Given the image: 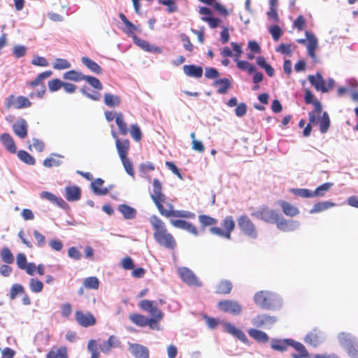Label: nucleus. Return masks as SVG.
<instances>
[{
    "label": "nucleus",
    "instance_id": "69168bd1",
    "mask_svg": "<svg viewBox=\"0 0 358 358\" xmlns=\"http://www.w3.org/2000/svg\"><path fill=\"white\" fill-rule=\"evenodd\" d=\"M27 48L22 45H17L13 47V53L16 58H20L25 55Z\"/></svg>",
    "mask_w": 358,
    "mask_h": 358
},
{
    "label": "nucleus",
    "instance_id": "9b49d317",
    "mask_svg": "<svg viewBox=\"0 0 358 358\" xmlns=\"http://www.w3.org/2000/svg\"><path fill=\"white\" fill-rule=\"evenodd\" d=\"M138 306L143 310L150 313L151 317L162 319L164 317V313L158 308L157 303L155 301L142 300L140 301Z\"/></svg>",
    "mask_w": 358,
    "mask_h": 358
},
{
    "label": "nucleus",
    "instance_id": "7ed1b4c3",
    "mask_svg": "<svg viewBox=\"0 0 358 358\" xmlns=\"http://www.w3.org/2000/svg\"><path fill=\"white\" fill-rule=\"evenodd\" d=\"M308 79L317 91H320L322 93L327 92L332 89L335 83L334 80L330 78L327 80V85H326L325 80L319 72L315 75H309Z\"/></svg>",
    "mask_w": 358,
    "mask_h": 358
},
{
    "label": "nucleus",
    "instance_id": "412c9836",
    "mask_svg": "<svg viewBox=\"0 0 358 358\" xmlns=\"http://www.w3.org/2000/svg\"><path fill=\"white\" fill-rule=\"evenodd\" d=\"M278 229L283 231H292L297 229L299 226V222L296 220H286L284 218H278L276 222Z\"/></svg>",
    "mask_w": 358,
    "mask_h": 358
},
{
    "label": "nucleus",
    "instance_id": "052dcab7",
    "mask_svg": "<svg viewBox=\"0 0 358 358\" xmlns=\"http://www.w3.org/2000/svg\"><path fill=\"white\" fill-rule=\"evenodd\" d=\"M122 165L125 171L131 176H134V171L133 169V164L127 157L120 158Z\"/></svg>",
    "mask_w": 358,
    "mask_h": 358
},
{
    "label": "nucleus",
    "instance_id": "7c9ffc66",
    "mask_svg": "<svg viewBox=\"0 0 358 358\" xmlns=\"http://www.w3.org/2000/svg\"><path fill=\"white\" fill-rule=\"evenodd\" d=\"M82 63L92 72L96 75H101L103 73L101 67L87 57H83L81 58Z\"/></svg>",
    "mask_w": 358,
    "mask_h": 358
},
{
    "label": "nucleus",
    "instance_id": "774afa93",
    "mask_svg": "<svg viewBox=\"0 0 358 358\" xmlns=\"http://www.w3.org/2000/svg\"><path fill=\"white\" fill-rule=\"evenodd\" d=\"M269 32L275 41H278L282 34V30L278 25H272L269 29Z\"/></svg>",
    "mask_w": 358,
    "mask_h": 358
},
{
    "label": "nucleus",
    "instance_id": "58836bf2",
    "mask_svg": "<svg viewBox=\"0 0 358 358\" xmlns=\"http://www.w3.org/2000/svg\"><path fill=\"white\" fill-rule=\"evenodd\" d=\"M115 123L119 129L120 134L122 136H126L128 133V129L127 123L124 122L122 113H117V115L115 118Z\"/></svg>",
    "mask_w": 358,
    "mask_h": 358
},
{
    "label": "nucleus",
    "instance_id": "37998d69",
    "mask_svg": "<svg viewBox=\"0 0 358 358\" xmlns=\"http://www.w3.org/2000/svg\"><path fill=\"white\" fill-rule=\"evenodd\" d=\"M305 35L308 41L306 45L307 50H316L318 45V41L315 36L308 31H306Z\"/></svg>",
    "mask_w": 358,
    "mask_h": 358
},
{
    "label": "nucleus",
    "instance_id": "c85d7f7f",
    "mask_svg": "<svg viewBox=\"0 0 358 358\" xmlns=\"http://www.w3.org/2000/svg\"><path fill=\"white\" fill-rule=\"evenodd\" d=\"M248 334L257 342L266 343L268 341L269 337L266 333L257 329H250L248 331Z\"/></svg>",
    "mask_w": 358,
    "mask_h": 358
},
{
    "label": "nucleus",
    "instance_id": "0e129e2a",
    "mask_svg": "<svg viewBox=\"0 0 358 358\" xmlns=\"http://www.w3.org/2000/svg\"><path fill=\"white\" fill-rule=\"evenodd\" d=\"M130 134L132 138L136 141H138L141 138V131L140 127L136 124H133L130 127Z\"/></svg>",
    "mask_w": 358,
    "mask_h": 358
},
{
    "label": "nucleus",
    "instance_id": "13d9d810",
    "mask_svg": "<svg viewBox=\"0 0 358 358\" xmlns=\"http://www.w3.org/2000/svg\"><path fill=\"white\" fill-rule=\"evenodd\" d=\"M24 294V289L20 284H14L12 285L10 290V298L13 300L17 294Z\"/></svg>",
    "mask_w": 358,
    "mask_h": 358
},
{
    "label": "nucleus",
    "instance_id": "6e6552de",
    "mask_svg": "<svg viewBox=\"0 0 358 358\" xmlns=\"http://www.w3.org/2000/svg\"><path fill=\"white\" fill-rule=\"evenodd\" d=\"M178 273L182 280L189 286L201 287L202 285L193 271L187 267L178 268Z\"/></svg>",
    "mask_w": 358,
    "mask_h": 358
},
{
    "label": "nucleus",
    "instance_id": "c756f323",
    "mask_svg": "<svg viewBox=\"0 0 358 358\" xmlns=\"http://www.w3.org/2000/svg\"><path fill=\"white\" fill-rule=\"evenodd\" d=\"M231 85V80L227 78L215 80L213 83V86L219 87L217 92L220 94H226L228 90L230 88Z\"/></svg>",
    "mask_w": 358,
    "mask_h": 358
},
{
    "label": "nucleus",
    "instance_id": "de8ad7c7",
    "mask_svg": "<svg viewBox=\"0 0 358 358\" xmlns=\"http://www.w3.org/2000/svg\"><path fill=\"white\" fill-rule=\"evenodd\" d=\"M308 120L309 123L304 128L303 131V134L304 136H308L310 134L312 127L311 124H316L317 122V116L315 111H310L308 113Z\"/></svg>",
    "mask_w": 358,
    "mask_h": 358
},
{
    "label": "nucleus",
    "instance_id": "423d86ee",
    "mask_svg": "<svg viewBox=\"0 0 358 358\" xmlns=\"http://www.w3.org/2000/svg\"><path fill=\"white\" fill-rule=\"evenodd\" d=\"M238 225L241 231L251 238H257V232L255 224L247 215H242L237 219Z\"/></svg>",
    "mask_w": 358,
    "mask_h": 358
},
{
    "label": "nucleus",
    "instance_id": "3c124183",
    "mask_svg": "<svg viewBox=\"0 0 358 358\" xmlns=\"http://www.w3.org/2000/svg\"><path fill=\"white\" fill-rule=\"evenodd\" d=\"M333 186L332 182H325L318 186L315 191H313L314 197L323 196L326 192H328Z\"/></svg>",
    "mask_w": 358,
    "mask_h": 358
},
{
    "label": "nucleus",
    "instance_id": "bf43d9fd",
    "mask_svg": "<svg viewBox=\"0 0 358 358\" xmlns=\"http://www.w3.org/2000/svg\"><path fill=\"white\" fill-rule=\"evenodd\" d=\"M80 92L83 95L93 101H99L101 98V94L99 92L94 91L92 93H90L88 92V88L85 86L80 89Z\"/></svg>",
    "mask_w": 358,
    "mask_h": 358
},
{
    "label": "nucleus",
    "instance_id": "ea45409f",
    "mask_svg": "<svg viewBox=\"0 0 358 358\" xmlns=\"http://www.w3.org/2000/svg\"><path fill=\"white\" fill-rule=\"evenodd\" d=\"M129 320L138 327H146L148 318L138 313H134L129 315Z\"/></svg>",
    "mask_w": 358,
    "mask_h": 358
},
{
    "label": "nucleus",
    "instance_id": "f257e3e1",
    "mask_svg": "<svg viewBox=\"0 0 358 358\" xmlns=\"http://www.w3.org/2000/svg\"><path fill=\"white\" fill-rule=\"evenodd\" d=\"M253 301L259 308L270 310H280L283 304L282 298L277 293L268 290L256 292Z\"/></svg>",
    "mask_w": 358,
    "mask_h": 358
},
{
    "label": "nucleus",
    "instance_id": "c03bdc74",
    "mask_svg": "<svg viewBox=\"0 0 358 358\" xmlns=\"http://www.w3.org/2000/svg\"><path fill=\"white\" fill-rule=\"evenodd\" d=\"M232 289V283L227 280H223L217 286L216 292L220 294H229Z\"/></svg>",
    "mask_w": 358,
    "mask_h": 358
},
{
    "label": "nucleus",
    "instance_id": "4c0bfd02",
    "mask_svg": "<svg viewBox=\"0 0 358 358\" xmlns=\"http://www.w3.org/2000/svg\"><path fill=\"white\" fill-rule=\"evenodd\" d=\"M280 206L283 213L287 216L294 217L299 214V210L287 201H280Z\"/></svg>",
    "mask_w": 358,
    "mask_h": 358
},
{
    "label": "nucleus",
    "instance_id": "49530a36",
    "mask_svg": "<svg viewBox=\"0 0 358 358\" xmlns=\"http://www.w3.org/2000/svg\"><path fill=\"white\" fill-rule=\"evenodd\" d=\"M18 158L24 163L28 165H34L36 160L33 156L29 154L27 151L20 150L17 152Z\"/></svg>",
    "mask_w": 358,
    "mask_h": 358
},
{
    "label": "nucleus",
    "instance_id": "f3484780",
    "mask_svg": "<svg viewBox=\"0 0 358 358\" xmlns=\"http://www.w3.org/2000/svg\"><path fill=\"white\" fill-rule=\"evenodd\" d=\"M77 322L82 327H88L96 323V320L90 313H83L81 310H77L75 314Z\"/></svg>",
    "mask_w": 358,
    "mask_h": 358
},
{
    "label": "nucleus",
    "instance_id": "2eb2a0df",
    "mask_svg": "<svg viewBox=\"0 0 358 358\" xmlns=\"http://www.w3.org/2000/svg\"><path fill=\"white\" fill-rule=\"evenodd\" d=\"M324 339L325 336L324 333L317 329H314L306 334L304 341L306 343L316 347L322 343Z\"/></svg>",
    "mask_w": 358,
    "mask_h": 358
},
{
    "label": "nucleus",
    "instance_id": "ddd939ff",
    "mask_svg": "<svg viewBox=\"0 0 358 358\" xmlns=\"http://www.w3.org/2000/svg\"><path fill=\"white\" fill-rule=\"evenodd\" d=\"M224 329L225 332L238 338L242 343L246 345H250V341L245 333L240 329L236 328L234 324L230 322H224Z\"/></svg>",
    "mask_w": 358,
    "mask_h": 358
},
{
    "label": "nucleus",
    "instance_id": "a18cd8bd",
    "mask_svg": "<svg viewBox=\"0 0 358 358\" xmlns=\"http://www.w3.org/2000/svg\"><path fill=\"white\" fill-rule=\"evenodd\" d=\"M150 222L155 230V232L166 229L163 221L156 215H152L150 218Z\"/></svg>",
    "mask_w": 358,
    "mask_h": 358
},
{
    "label": "nucleus",
    "instance_id": "2f4dec72",
    "mask_svg": "<svg viewBox=\"0 0 358 358\" xmlns=\"http://www.w3.org/2000/svg\"><path fill=\"white\" fill-rule=\"evenodd\" d=\"M338 340L340 344L345 349L351 347L354 343L357 341V339L351 334L342 332L338 335Z\"/></svg>",
    "mask_w": 358,
    "mask_h": 358
},
{
    "label": "nucleus",
    "instance_id": "473e14b6",
    "mask_svg": "<svg viewBox=\"0 0 358 358\" xmlns=\"http://www.w3.org/2000/svg\"><path fill=\"white\" fill-rule=\"evenodd\" d=\"M118 210L125 220H132L136 216V210L127 204L119 205Z\"/></svg>",
    "mask_w": 358,
    "mask_h": 358
},
{
    "label": "nucleus",
    "instance_id": "20e7f679",
    "mask_svg": "<svg viewBox=\"0 0 358 358\" xmlns=\"http://www.w3.org/2000/svg\"><path fill=\"white\" fill-rule=\"evenodd\" d=\"M252 216L268 223H276L280 215L273 209L263 206L252 213Z\"/></svg>",
    "mask_w": 358,
    "mask_h": 358
},
{
    "label": "nucleus",
    "instance_id": "6ab92c4d",
    "mask_svg": "<svg viewBox=\"0 0 358 358\" xmlns=\"http://www.w3.org/2000/svg\"><path fill=\"white\" fill-rule=\"evenodd\" d=\"M12 128L14 134L20 138L23 139L27 137L28 124L24 119L20 118L16 120L13 123Z\"/></svg>",
    "mask_w": 358,
    "mask_h": 358
},
{
    "label": "nucleus",
    "instance_id": "72a5a7b5",
    "mask_svg": "<svg viewBox=\"0 0 358 358\" xmlns=\"http://www.w3.org/2000/svg\"><path fill=\"white\" fill-rule=\"evenodd\" d=\"M335 206H336L335 203L329 201H320V202H318V203L314 204V206L310 209L309 213L310 214L320 213V212L327 210L331 207H334Z\"/></svg>",
    "mask_w": 358,
    "mask_h": 358
},
{
    "label": "nucleus",
    "instance_id": "5701e85b",
    "mask_svg": "<svg viewBox=\"0 0 358 358\" xmlns=\"http://www.w3.org/2000/svg\"><path fill=\"white\" fill-rule=\"evenodd\" d=\"M0 142L5 149L10 153L17 152V147L12 136L8 133H3L0 136Z\"/></svg>",
    "mask_w": 358,
    "mask_h": 358
},
{
    "label": "nucleus",
    "instance_id": "09e8293b",
    "mask_svg": "<svg viewBox=\"0 0 358 358\" xmlns=\"http://www.w3.org/2000/svg\"><path fill=\"white\" fill-rule=\"evenodd\" d=\"M52 156L63 157V156H62L60 155H56L55 153L52 154L50 157L44 159L43 164L45 167L51 168L53 166H59L61 165L62 162L59 159H57L52 157Z\"/></svg>",
    "mask_w": 358,
    "mask_h": 358
},
{
    "label": "nucleus",
    "instance_id": "4be33fe9",
    "mask_svg": "<svg viewBox=\"0 0 358 358\" xmlns=\"http://www.w3.org/2000/svg\"><path fill=\"white\" fill-rule=\"evenodd\" d=\"M171 224L176 228L181 229L194 235H198L196 228L190 222L183 220H171Z\"/></svg>",
    "mask_w": 358,
    "mask_h": 358
},
{
    "label": "nucleus",
    "instance_id": "dca6fc26",
    "mask_svg": "<svg viewBox=\"0 0 358 358\" xmlns=\"http://www.w3.org/2000/svg\"><path fill=\"white\" fill-rule=\"evenodd\" d=\"M134 43L139 46L142 50L150 52L160 54L162 52V49L158 46L154 45L148 43L147 41L138 38L136 35H132Z\"/></svg>",
    "mask_w": 358,
    "mask_h": 358
},
{
    "label": "nucleus",
    "instance_id": "8fccbe9b",
    "mask_svg": "<svg viewBox=\"0 0 358 358\" xmlns=\"http://www.w3.org/2000/svg\"><path fill=\"white\" fill-rule=\"evenodd\" d=\"M1 260L8 264H12L14 262V257L9 248H3L1 251Z\"/></svg>",
    "mask_w": 358,
    "mask_h": 358
},
{
    "label": "nucleus",
    "instance_id": "f03ea898",
    "mask_svg": "<svg viewBox=\"0 0 358 358\" xmlns=\"http://www.w3.org/2000/svg\"><path fill=\"white\" fill-rule=\"evenodd\" d=\"M289 347H292L298 352V354L292 355L294 358H307L308 357V352L305 346L302 343L297 342L294 339L273 338L271 341V348L274 350L285 352Z\"/></svg>",
    "mask_w": 358,
    "mask_h": 358
},
{
    "label": "nucleus",
    "instance_id": "393cba45",
    "mask_svg": "<svg viewBox=\"0 0 358 358\" xmlns=\"http://www.w3.org/2000/svg\"><path fill=\"white\" fill-rule=\"evenodd\" d=\"M65 193V198L69 201H76L81 197L80 188L76 185L66 187Z\"/></svg>",
    "mask_w": 358,
    "mask_h": 358
},
{
    "label": "nucleus",
    "instance_id": "0eeeda50",
    "mask_svg": "<svg viewBox=\"0 0 358 358\" xmlns=\"http://www.w3.org/2000/svg\"><path fill=\"white\" fill-rule=\"evenodd\" d=\"M162 187L160 181L155 178L153 180V193L151 194V198L161 214L165 210L162 203L166 199V196L162 194Z\"/></svg>",
    "mask_w": 358,
    "mask_h": 358
},
{
    "label": "nucleus",
    "instance_id": "b1692460",
    "mask_svg": "<svg viewBox=\"0 0 358 358\" xmlns=\"http://www.w3.org/2000/svg\"><path fill=\"white\" fill-rule=\"evenodd\" d=\"M182 70L186 76L194 78H200L203 75L202 67L194 64L184 65Z\"/></svg>",
    "mask_w": 358,
    "mask_h": 358
},
{
    "label": "nucleus",
    "instance_id": "bb28decb",
    "mask_svg": "<svg viewBox=\"0 0 358 358\" xmlns=\"http://www.w3.org/2000/svg\"><path fill=\"white\" fill-rule=\"evenodd\" d=\"M166 217H183V218H194L195 214L187 210H166V209L161 214Z\"/></svg>",
    "mask_w": 358,
    "mask_h": 358
},
{
    "label": "nucleus",
    "instance_id": "39448f33",
    "mask_svg": "<svg viewBox=\"0 0 358 358\" xmlns=\"http://www.w3.org/2000/svg\"><path fill=\"white\" fill-rule=\"evenodd\" d=\"M277 322V317L266 313L259 314L254 317L251 323L257 328L270 329Z\"/></svg>",
    "mask_w": 358,
    "mask_h": 358
},
{
    "label": "nucleus",
    "instance_id": "cd10ccee",
    "mask_svg": "<svg viewBox=\"0 0 358 358\" xmlns=\"http://www.w3.org/2000/svg\"><path fill=\"white\" fill-rule=\"evenodd\" d=\"M115 145L120 158L127 157L130 147L129 140H120V138H117Z\"/></svg>",
    "mask_w": 358,
    "mask_h": 358
},
{
    "label": "nucleus",
    "instance_id": "c9c22d12",
    "mask_svg": "<svg viewBox=\"0 0 358 358\" xmlns=\"http://www.w3.org/2000/svg\"><path fill=\"white\" fill-rule=\"evenodd\" d=\"M103 102L108 107H117L121 104V99L117 95L106 93L104 94Z\"/></svg>",
    "mask_w": 358,
    "mask_h": 358
},
{
    "label": "nucleus",
    "instance_id": "e433bc0d",
    "mask_svg": "<svg viewBox=\"0 0 358 358\" xmlns=\"http://www.w3.org/2000/svg\"><path fill=\"white\" fill-rule=\"evenodd\" d=\"M222 227L226 232L227 239L231 238V233L235 228V222L231 216H227L221 223Z\"/></svg>",
    "mask_w": 358,
    "mask_h": 358
},
{
    "label": "nucleus",
    "instance_id": "9d476101",
    "mask_svg": "<svg viewBox=\"0 0 358 358\" xmlns=\"http://www.w3.org/2000/svg\"><path fill=\"white\" fill-rule=\"evenodd\" d=\"M109 345L108 341H103L98 345L96 340L91 339L88 341L87 349L91 353V358H99V349L103 353H108L111 349Z\"/></svg>",
    "mask_w": 358,
    "mask_h": 358
},
{
    "label": "nucleus",
    "instance_id": "e2e57ef3",
    "mask_svg": "<svg viewBox=\"0 0 358 358\" xmlns=\"http://www.w3.org/2000/svg\"><path fill=\"white\" fill-rule=\"evenodd\" d=\"M32 148H34L38 152H42L44 150L45 144L42 141L36 138H34L32 139V144H30L28 148L31 151Z\"/></svg>",
    "mask_w": 358,
    "mask_h": 358
},
{
    "label": "nucleus",
    "instance_id": "864d4df0",
    "mask_svg": "<svg viewBox=\"0 0 358 358\" xmlns=\"http://www.w3.org/2000/svg\"><path fill=\"white\" fill-rule=\"evenodd\" d=\"M292 192L294 195L302 197V198H313V197H314L313 191H311L308 189H302V188L292 189Z\"/></svg>",
    "mask_w": 358,
    "mask_h": 358
},
{
    "label": "nucleus",
    "instance_id": "a211bd4d",
    "mask_svg": "<svg viewBox=\"0 0 358 358\" xmlns=\"http://www.w3.org/2000/svg\"><path fill=\"white\" fill-rule=\"evenodd\" d=\"M129 350L135 358H149V350L147 347L138 343H128Z\"/></svg>",
    "mask_w": 358,
    "mask_h": 358
},
{
    "label": "nucleus",
    "instance_id": "603ef678",
    "mask_svg": "<svg viewBox=\"0 0 358 358\" xmlns=\"http://www.w3.org/2000/svg\"><path fill=\"white\" fill-rule=\"evenodd\" d=\"M71 66V63L65 59L57 58L53 64V69L57 70H63L69 69Z\"/></svg>",
    "mask_w": 358,
    "mask_h": 358
},
{
    "label": "nucleus",
    "instance_id": "4d7b16f0",
    "mask_svg": "<svg viewBox=\"0 0 358 358\" xmlns=\"http://www.w3.org/2000/svg\"><path fill=\"white\" fill-rule=\"evenodd\" d=\"M29 287L34 293H38L43 290V284L41 281L37 279L31 278L29 281Z\"/></svg>",
    "mask_w": 358,
    "mask_h": 358
},
{
    "label": "nucleus",
    "instance_id": "5fc2aeb1",
    "mask_svg": "<svg viewBox=\"0 0 358 358\" xmlns=\"http://www.w3.org/2000/svg\"><path fill=\"white\" fill-rule=\"evenodd\" d=\"M83 285L87 289H97L99 281L96 277H88L85 279Z\"/></svg>",
    "mask_w": 358,
    "mask_h": 358
},
{
    "label": "nucleus",
    "instance_id": "680f3d73",
    "mask_svg": "<svg viewBox=\"0 0 358 358\" xmlns=\"http://www.w3.org/2000/svg\"><path fill=\"white\" fill-rule=\"evenodd\" d=\"M199 220L203 227L214 225L217 224V220L206 215H199Z\"/></svg>",
    "mask_w": 358,
    "mask_h": 358
},
{
    "label": "nucleus",
    "instance_id": "f704fd0d",
    "mask_svg": "<svg viewBox=\"0 0 358 358\" xmlns=\"http://www.w3.org/2000/svg\"><path fill=\"white\" fill-rule=\"evenodd\" d=\"M320 124V131L322 134H325L330 127V119L327 112L324 111L321 117L317 118V122Z\"/></svg>",
    "mask_w": 358,
    "mask_h": 358
},
{
    "label": "nucleus",
    "instance_id": "f8f14e48",
    "mask_svg": "<svg viewBox=\"0 0 358 358\" xmlns=\"http://www.w3.org/2000/svg\"><path fill=\"white\" fill-rule=\"evenodd\" d=\"M219 308L234 315H238L242 312V306L236 301L224 300L218 303Z\"/></svg>",
    "mask_w": 358,
    "mask_h": 358
},
{
    "label": "nucleus",
    "instance_id": "a878e982",
    "mask_svg": "<svg viewBox=\"0 0 358 358\" xmlns=\"http://www.w3.org/2000/svg\"><path fill=\"white\" fill-rule=\"evenodd\" d=\"M103 182H104V180L101 178H96L91 182V184H90L91 188L96 195H99V196L106 195L108 193L109 190L112 188V186H110L108 188H107V187L101 188L100 186H101L103 184Z\"/></svg>",
    "mask_w": 358,
    "mask_h": 358
},
{
    "label": "nucleus",
    "instance_id": "6e6d98bb",
    "mask_svg": "<svg viewBox=\"0 0 358 358\" xmlns=\"http://www.w3.org/2000/svg\"><path fill=\"white\" fill-rule=\"evenodd\" d=\"M83 80H86L92 87L96 90H101L103 89L102 83L98 78L94 76L85 75Z\"/></svg>",
    "mask_w": 358,
    "mask_h": 358
},
{
    "label": "nucleus",
    "instance_id": "1a4fd4ad",
    "mask_svg": "<svg viewBox=\"0 0 358 358\" xmlns=\"http://www.w3.org/2000/svg\"><path fill=\"white\" fill-rule=\"evenodd\" d=\"M154 238L158 244L168 249H173L176 241L173 236L167 232V230L154 232Z\"/></svg>",
    "mask_w": 358,
    "mask_h": 358
},
{
    "label": "nucleus",
    "instance_id": "338daca9",
    "mask_svg": "<svg viewBox=\"0 0 358 358\" xmlns=\"http://www.w3.org/2000/svg\"><path fill=\"white\" fill-rule=\"evenodd\" d=\"M31 106L30 101L25 96H20L17 99L16 108H28Z\"/></svg>",
    "mask_w": 358,
    "mask_h": 358
},
{
    "label": "nucleus",
    "instance_id": "79ce46f5",
    "mask_svg": "<svg viewBox=\"0 0 358 358\" xmlns=\"http://www.w3.org/2000/svg\"><path fill=\"white\" fill-rule=\"evenodd\" d=\"M46 358H68L67 350L65 347L52 350L47 354Z\"/></svg>",
    "mask_w": 358,
    "mask_h": 358
},
{
    "label": "nucleus",
    "instance_id": "a19ab883",
    "mask_svg": "<svg viewBox=\"0 0 358 358\" xmlns=\"http://www.w3.org/2000/svg\"><path fill=\"white\" fill-rule=\"evenodd\" d=\"M85 75L80 72L71 70L64 73L63 78L66 80L78 82L84 80Z\"/></svg>",
    "mask_w": 358,
    "mask_h": 358
},
{
    "label": "nucleus",
    "instance_id": "aec40b11",
    "mask_svg": "<svg viewBox=\"0 0 358 358\" xmlns=\"http://www.w3.org/2000/svg\"><path fill=\"white\" fill-rule=\"evenodd\" d=\"M40 197L43 199L49 201L61 208L66 209L68 208L67 203L62 198L57 196L51 192L46 191L42 192L40 194Z\"/></svg>",
    "mask_w": 358,
    "mask_h": 358
},
{
    "label": "nucleus",
    "instance_id": "4468645a",
    "mask_svg": "<svg viewBox=\"0 0 358 358\" xmlns=\"http://www.w3.org/2000/svg\"><path fill=\"white\" fill-rule=\"evenodd\" d=\"M224 329L225 332L238 338L242 343L246 345H250V341L245 333L240 329L236 328L234 324L230 322H224Z\"/></svg>",
    "mask_w": 358,
    "mask_h": 358
}]
</instances>
